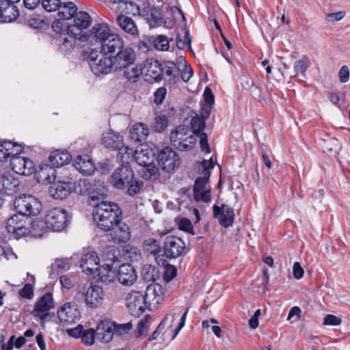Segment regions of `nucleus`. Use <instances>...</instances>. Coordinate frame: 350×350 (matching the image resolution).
Instances as JSON below:
<instances>
[{"instance_id":"f257e3e1","label":"nucleus","mask_w":350,"mask_h":350,"mask_svg":"<svg viewBox=\"0 0 350 350\" xmlns=\"http://www.w3.org/2000/svg\"><path fill=\"white\" fill-rule=\"evenodd\" d=\"M80 40L90 45H100V52L116 53L122 46V37L112 31L105 23H99L94 25L81 37Z\"/></svg>"},{"instance_id":"f03ea898","label":"nucleus","mask_w":350,"mask_h":350,"mask_svg":"<svg viewBox=\"0 0 350 350\" xmlns=\"http://www.w3.org/2000/svg\"><path fill=\"white\" fill-rule=\"evenodd\" d=\"M90 205L94 207L93 219L97 226L103 231L113 229L122 220V211L119 206L112 202L100 201V196L92 194Z\"/></svg>"},{"instance_id":"7ed1b4c3","label":"nucleus","mask_w":350,"mask_h":350,"mask_svg":"<svg viewBox=\"0 0 350 350\" xmlns=\"http://www.w3.org/2000/svg\"><path fill=\"white\" fill-rule=\"evenodd\" d=\"M113 56L115 71L122 72V76L129 82L135 83L142 75V69L137 64V53L130 47H124L122 38V46L116 51Z\"/></svg>"},{"instance_id":"20e7f679","label":"nucleus","mask_w":350,"mask_h":350,"mask_svg":"<svg viewBox=\"0 0 350 350\" xmlns=\"http://www.w3.org/2000/svg\"><path fill=\"white\" fill-rule=\"evenodd\" d=\"M213 163L210 160H204L199 167L202 176L196 178L193 185V198L196 202L208 203L211 201V187L208 180Z\"/></svg>"},{"instance_id":"39448f33","label":"nucleus","mask_w":350,"mask_h":350,"mask_svg":"<svg viewBox=\"0 0 350 350\" xmlns=\"http://www.w3.org/2000/svg\"><path fill=\"white\" fill-rule=\"evenodd\" d=\"M113 323L109 320L101 321L96 326V329H88L84 330L81 336V341L86 345H92L95 338L100 342H109L113 336L112 331Z\"/></svg>"},{"instance_id":"423d86ee","label":"nucleus","mask_w":350,"mask_h":350,"mask_svg":"<svg viewBox=\"0 0 350 350\" xmlns=\"http://www.w3.org/2000/svg\"><path fill=\"white\" fill-rule=\"evenodd\" d=\"M170 142L172 145L180 151L191 149L196 142L189 127L186 125H180L171 131Z\"/></svg>"},{"instance_id":"0eeeda50","label":"nucleus","mask_w":350,"mask_h":350,"mask_svg":"<svg viewBox=\"0 0 350 350\" xmlns=\"http://www.w3.org/2000/svg\"><path fill=\"white\" fill-rule=\"evenodd\" d=\"M75 299L78 301L83 300L91 308H96L102 304L103 291L98 285H91L88 288L85 285H79Z\"/></svg>"},{"instance_id":"6e6552de","label":"nucleus","mask_w":350,"mask_h":350,"mask_svg":"<svg viewBox=\"0 0 350 350\" xmlns=\"http://www.w3.org/2000/svg\"><path fill=\"white\" fill-rule=\"evenodd\" d=\"M101 142L106 148L118 151L117 154L118 159H120L122 156L130 157V155L133 152V148L124 146L123 137L112 130L103 133Z\"/></svg>"},{"instance_id":"1a4fd4ad","label":"nucleus","mask_w":350,"mask_h":350,"mask_svg":"<svg viewBox=\"0 0 350 350\" xmlns=\"http://www.w3.org/2000/svg\"><path fill=\"white\" fill-rule=\"evenodd\" d=\"M16 211L19 215L34 216L39 214L42 210V204L38 198L24 194L17 196L14 202Z\"/></svg>"},{"instance_id":"9d476101","label":"nucleus","mask_w":350,"mask_h":350,"mask_svg":"<svg viewBox=\"0 0 350 350\" xmlns=\"http://www.w3.org/2000/svg\"><path fill=\"white\" fill-rule=\"evenodd\" d=\"M129 158L122 156L119 159L123 164L117 168L110 177L111 184L117 189L125 188L134 179V172L129 164Z\"/></svg>"},{"instance_id":"9b49d317","label":"nucleus","mask_w":350,"mask_h":350,"mask_svg":"<svg viewBox=\"0 0 350 350\" xmlns=\"http://www.w3.org/2000/svg\"><path fill=\"white\" fill-rule=\"evenodd\" d=\"M107 262L99 267L98 275L100 280L106 284H110L115 281V272L113 269V265L115 262L118 261L120 251L113 247L107 248Z\"/></svg>"},{"instance_id":"f8f14e48","label":"nucleus","mask_w":350,"mask_h":350,"mask_svg":"<svg viewBox=\"0 0 350 350\" xmlns=\"http://www.w3.org/2000/svg\"><path fill=\"white\" fill-rule=\"evenodd\" d=\"M45 217L50 230L54 232H60L68 226V214L63 208H52L48 211Z\"/></svg>"},{"instance_id":"ddd939ff","label":"nucleus","mask_w":350,"mask_h":350,"mask_svg":"<svg viewBox=\"0 0 350 350\" xmlns=\"http://www.w3.org/2000/svg\"><path fill=\"white\" fill-rule=\"evenodd\" d=\"M91 23L92 18L88 12H77L72 18H70V21L66 23L65 28H68L70 33L83 36V30L88 28Z\"/></svg>"},{"instance_id":"4468645a","label":"nucleus","mask_w":350,"mask_h":350,"mask_svg":"<svg viewBox=\"0 0 350 350\" xmlns=\"http://www.w3.org/2000/svg\"><path fill=\"white\" fill-rule=\"evenodd\" d=\"M28 224L25 217L18 213L8 219L5 228L9 233L14 234L16 239H19L29 233Z\"/></svg>"},{"instance_id":"2eb2a0df","label":"nucleus","mask_w":350,"mask_h":350,"mask_svg":"<svg viewBox=\"0 0 350 350\" xmlns=\"http://www.w3.org/2000/svg\"><path fill=\"white\" fill-rule=\"evenodd\" d=\"M58 12L59 18L53 21L52 28L55 31H60L66 27V23L70 21L74 15L77 12L76 5L72 2L65 3L63 5H60Z\"/></svg>"},{"instance_id":"dca6fc26","label":"nucleus","mask_w":350,"mask_h":350,"mask_svg":"<svg viewBox=\"0 0 350 350\" xmlns=\"http://www.w3.org/2000/svg\"><path fill=\"white\" fill-rule=\"evenodd\" d=\"M164 289L163 286L158 283H152L149 284L144 295L146 304H148L150 310L157 308L164 299Z\"/></svg>"},{"instance_id":"f3484780","label":"nucleus","mask_w":350,"mask_h":350,"mask_svg":"<svg viewBox=\"0 0 350 350\" xmlns=\"http://www.w3.org/2000/svg\"><path fill=\"white\" fill-rule=\"evenodd\" d=\"M126 305L133 315H139L146 308L148 309V304L144 294L139 291H131L126 297Z\"/></svg>"},{"instance_id":"a211bd4d","label":"nucleus","mask_w":350,"mask_h":350,"mask_svg":"<svg viewBox=\"0 0 350 350\" xmlns=\"http://www.w3.org/2000/svg\"><path fill=\"white\" fill-rule=\"evenodd\" d=\"M157 161L159 167L167 172L173 170L180 164L176 152L169 147H165L159 152Z\"/></svg>"},{"instance_id":"6ab92c4d","label":"nucleus","mask_w":350,"mask_h":350,"mask_svg":"<svg viewBox=\"0 0 350 350\" xmlns=\"http://www.w3.org/2000/svg\"><path fill=\"white\" fill-rule=\"evenodd\" d=\"M164 254L168 258H175L181 256L185 250L184 241L175 236L167 237L164 241Z\"/></svg>"},{"instance_id":"aec40b11","label":"nucleus","mask_w":350,"mask_h":350,"mask_svg":"<svg viewBox=\"0 0 350 350\" xmlns=\"http://www.w3.org/2000/svg\"><path fill=\"white\" fill-rule=\"evenodd\" d=\"M213 212L214 217L221 226L228 228L232 226L235 217L233 208L225 204L221 206L215 204L213 206Z\"/></svg>"},{"instance_id":"412c9836","label":"nucleus","mask_w":350,"mask_h":350,"mask_svg":"<svg viewBox=\"0 0 350 350\" xmlns=\"http://www.w3.org/2000/svg\"><path fill=\"white\" fill-rule=\"evenodd\" d=\"M113 53H103L100 52V58L96 62L92 63V71L96 75L100 74H107L113 69L115 70V64L111 54Z\"/></svg>"},{"instance_id":"4be33fe9","label":"nucleus","mask_w":350,"mask_h":350,"mask_svg":"<svg viewBox=\"0 0 350 350\" xmlns=\"http://www.w3.org/2000/svg\"><path fill=\"white\" fill-rule=\"evenodd\" d=\"M57 317L63 324L75 323L80 318V312L75 304H64L57 311Z\"/></svg>"},{"instance_id":"5701e85b","label":"nucleus","mask_w":350,"mask_h":350,"mask_svg":"<svg viewBox=\"0 0 350 350\" xmlns=\"http://www.w3.org/2000/svg\"><path fill=\"white\" fill-rule=\"evenodd\" d=\"M132 155L136 163L144 167L152 164L155 159L154 152L147 144H142L138 146L135 151H133Z\"/></svg>"},{"instance_id":"b1692460","label":"nucleus","mask_w":350,"mask_h":350,"mask_svg":"<svg viewBox=\"0 0 350 350\" xmlns=\"http://www.w3.org/2000/svg\"><path fill=\"white\" fill-rule=\"evenodd\" d=\"M117 277L118 281L125 286L133 285L137 278L135 268L130 264H123L120 265Z\"/></svg>"},{"instance_id":"393cba45","label":"nucleus","mask_w":350,"mask_h":350,"mask_svg":"<svg viewBox=\"0 0 350 350\" xmlns=\"http://www.w3.org/2000/svg\"><path fill=\"white\" fill-rule=\"evenodd\" d=\"M109 231H110V237L114 243H124L131 238L129 228L127 224L122 222V220Z\"/></svg>"},{"instance_id":"a878e982","label":"nucleus","mask_w":350,"mask_h":350,"mask_svg":"<svg viewBox=\"0 0 350 350\" xmlns=\"http://www.w3.org/2000/svg\"><path fill=\"white\" fill-rule=\"evenodd\" d=\"M59 36L56 38V42L60 46L62 51H70L76 44V40H79L82 36L74 35L70 33L68 28H63L60 31Z\"/></svg>"},{"instance_id":"bb28decb","label":"nucleus","mask_w":350,"mask_h":350,"mask_svg":"<svg viewBox=\"0 0 350 350\" xmlns=\"http://www.w3.org/2000/svg\"><path fill=\"white\" fill-rule=\"evenodd\" d=\"M70 183L66 181H54L49 188V193L57 200H64L70 193Z\"/></svg>"},{"instance_id":"cd10ccee","label":"nucleus","mask_w":350,"mask_h":350,"mask_svg":"<svg viewBox=\"0 0 350 350\" xmlns=\"http://www.w3.org/2000/svg\"><path fill=\"white\" fill-rule=\"evenodd\" d=\"M99 259L94 252L85 254L81 258L80 267L83 271L91 275L96 271L98 268Z\"/></svg>"},{"instance_id":"c85d7f7f","label":"nucleus","mask_w":350,"mask_h":350,"mask_svg":"<svg viewBox=\"0 0 350 350\" xmlns=\"http://www.w3.org/2000/svg\"><path fill=\"white\" fill-rule=\"evenodd\" d=\"M19 190V180L10 174H0V193L12 196Z\"/></svg>"},{"instance_id":"c756f323","label":"nucleus","mask_w":350,"mask_h":350,"mask_svg":"<svg viewBox=\"0 0 350 350\" xmlns=\"http://www.w3.org/2000/svg\"><path fill=\"white\" fill-rule=\"evenodd\" d=\"M23 150L20 144H14L10 141L0 142V161H6L13 156L19 154Z\"/></svg>"},{"instance_id":"7c9ffc66","label":"nucleus","mask_w":350,"mask_h":350,"mask_svg":"<svg viewBox=\"0 0 350 350\" xmlns=\"http://www.w3.org/2000/svg\"><path fill=\"white\" fill-rule=\"evenodd\" d=\"M55 307L53 295L51 293H46L35 303L31 315H39L40 313L49 312Z\"/></svg>"},{"instance_id":"2f4dec72","label":"nucleus","mask_w":350,"mask_h":350,"mask_svg":"<svg viewBox=\"0 0 350 350\" xmlns=\"http://www.w3.org/2000/svg\"><path fill=\"white\" fill-rule=\"evenodd\" d=\"M19 16V12L16 5L0 0V22L10 23Z\"/></svg>"},{"instance_id":"473e14b6","label":"nucleus","mask_w":350,"mask_h":350,"mask_svg":"<svg viewBox=\"0 0 350 350\" xmlns=\"http://www.w3.org/2000/svg\"><path fill=\"white\" fill-rule=\"evenodd\" d=\"M120 29L131 36H138L139 30L135 21L126 15L120 14L116 18Z\"/></svg>"},{"instance_id":"72a5a7b5","label":"nucleus","mask_w":350,"mask_h":350,"mask_svg":"<svg viewBox=\"0 0 350 350\" xmlns=\"http://www.w3.org/2000/svg\"><path fill=\"white\" fill-rule=\"evenodd\" d=\"M148 14L144 17L150 27H156L165 23L161 8L159 7L146 8Z\"/></svg>"},{"instance_id":"f704fd0d","label":"nucleus","mask_w":350,"mask_h":350,"mask_svg":"<svg viewBox=\"0 0 350 350\" xmlns=\"http://www.w3.org/2000/svg\"><path fill=\"white\" fill-rule=\"evenodd\" d=\"M146 76H149L152 79L156 81H161L163 76L162 65L157 60L148 59L145 64Z\"/></svg>"},{"instance_id":"c9c22d12","label":"nucleus","mask_w":350,"mask_h":350,"mask_svg":"<svg viewBox=\"0 0 350 350\" xmlns=\"http://www.w3.org/2000/svg\"><path fill=\"white\" fill-rule=\"evenodd\" d=\"M74 166L85 175L92 174L96 169L92 159L88 155L78 156L74 162Z\"/></svg>"},{"instance_id":"e433bc0d","label":"nucleus","mask_w":350,"mask_h":350,"mask_svg":"<svg viewBox=\"0 0 350 350\" xmlns=\"http://www.w3.org/2000/svg\"><path fill=\"white\" fill-rule=\"evenodd\" d=\"M49 159L52 166L60 167L69 163L72 157L67 150H56L51 153Z\"/></svg>"},{"instance_id":"4c0bfd02","label":"nucleus","mask_w":350,"mask_h":350,"mask_svg":"<svg viewBox=\"0 0 350 350\" xmlns=\"http://www.w3.org/2000/svg\"><path fill=\"white\" fill-rule=\"evenodd\" d=\"M55 167L51 164H42L36 169L35 173L39 182L51 183L52 179L55 180Z\"/></svg>"},{"instance_id":"58836bf2","label":"nucleus","mask_w":350,"mask_h":350,"mask_svg":"<svg viewBox=\"0 0 350 350\" xmlns=\"http://www.w3.org/2000/svg\"><path fill=\"white\" fill-rule=\"evenodd\" d=\"M150 133L148 126L142 122L135 124L130 129V135L135 142H142L148 137Z\"/></svg>"},{"instance_id":"ea45409f","label":"nucleus","mask_w":350,"mask_h":350,"mask_svg":"<svg viewBox=\"0 0 350 350\" xmlns=\"http://www.w3.org/2000/svg\"><path fill=\"white\" fill-rule=\"evenodd\" d=\"M93 185L90 183V181L88 179H80L74 183L73 185V191L79 195H87L89 194V198L90 199V196L94 195H97L94 191H92ZM90 203V200L89 201Z\"/></svg>"},{"instance_id":"a19ab883","label":"nucleus","mask_w":350,"mask_h":350,"mask_svg":"<svg viewBox=\"0 0 350 350\" xmlns=\"http://www.w3.org/2000/svg\"><path fill=\"white\" fill-rule=\"evenodd\" d=\"M29 227V233H31L33 236L41 237L43 234L46 232L50 228L46 224V219H36L31 223L28 222Z\"/></svg>"},{"instance_id":"79ce46f5","label":"nucleus","mask_w":350,"mask_h":350,"mask_svg":"<svg viewBox=\"0 0 350 350\" xmlns=\"http://www.w3.org/2000/svg\"><path fill=\"white\" fill-rule=\"evenodd\" d=\"M205 126V120L202 117H193L191 120V128L193 130L191 133L196 137L202 133H205L204 132Z\"/></svg>"},{"instance_id":"37998d69","label":"nucleus","mask_w":350,"mask_h":350,"mask_svg":"<svg viewBox=\"0 0 350 350\" xmlns=\"http://www.w3.org/2000/svg\"><path fill=\"white\" fill-rule=\"evenodd\" d=\"M125 4V10L126 14H131L133 16L139 15L142 16H145L148 14V12H146V8L140 9L139 5H137L135 2L133 1H125L124 2Z\"/></svg>"},{"instance_id":"c03bdc74","label":"nucleus","mask_w":350,"mask_h":350,"mask_svg":"<svg viewBox=\"0 0 350 350\" xmlns=\"http://www.w3.org/2000/svg\"><path fill=\"white\" fill-rule=\"evenodd\" d=\"M162 68L163 70V75L165 74L170 77V79H175L178 77L180 74L179 69L173 62H166L165 65L162 66Z\"/></svg>"},{"instance_id":"a18cd8bd","label":"nucleus","mask_w":350,"mask_h":350,"mask_svg":"<svg viewBox=\"0 0 350 350\" xmlns=\"http://www.w3.org/2000/svg\"><path fill=\"white\" fill-rule=\"evenodd\" d=\"M179 314H180L178 312H174L172 314H170V316L172 318V319H171L172 324L174 323V320L177 319V318L179 317ZM168 318H169V315H167L162 320V321L157 326V329L154 330V332L150 336L149 340H156L158 336L160 334L161 331L164 329L165 325V323H166L167 320L168 319Z\"/></svg>"},{"instance_id":"49530a36","label":"nucleus","mask_w":350,"mask_h":350,"mask_svg":"<svg viewBox=\"0 0 350 350\" xmlns=\"http://www.w3.org/2000/svg\"><path fill=\"white\" fill-rule=\"evenodd\" d=\"M15 155L13 156L11 159L10 165L13 171H14L16 174H21L22 172V170L23 169V164L26 159V157H21Z\"/></svg>"},{"instance_id":"de8ad7c7","label":"nucleus","mask_w":350,"mask_h":350,"mask_svg":"<svg viewBox=\"0 0 350 350\" xmlns=\"http://www.w3.org/2000/svg\"><path fill=\"white\" fill-rule=\"evenodd\" d=\"M149 316H146L140 320L137 327V336L139 337H145L149 329Z\"/></svg>"},{"instance_id":"09e8293b","label":"nucleus","mask_w":350,"mask_h":350,"mask_svg":"<svg viewBox=\"0 0 350 350\" xmlns=\"http://www.w3.org/2000/svg\"><path fill=\"white\" fill-rule=\"evenodd\" d=\"M309 66V60L307 58H304L295 62L294 70L297 75L300 73L301 76L305 77V72Z\"/></svg>"},{"instance_id":"8fccbe9b","label":"nucleus","mask_w":350,"mask_h":350,"mask_svg":"<svg viewBox=\"0 0 350 350\" xmlns=\"http://www.w3.org/2000/svg\"><path fill=\"white\" fill-rule=\"evenodd\" d=\"M154 47L160 51H167L169 49V41L166 36L160 35L154 40Z\"/></svg>"},{"instance_id":"3c124183","label":"nucleus","mask_w":350,"mask_h":350,"mask_svg":"<svg viewBox=\"0 0 350 350\" xmlns=\"http://www.w3.org/2000/svg\"><path fill=\"white\" fill-rule=\"evenodd\" d=\"M168 120L165 116L155 118L152 129L157 132H161L167 126Z\"/></svg>"},{"instance_id":"603ef678","label":"nucleus","mask_w":350,"mask_h":350,"mask_svg":"<svg viewBox=\"0 0 350 350\" xmlns=\"http://www.w3.org/2000/svg\"><path fill=\"white\" fill-rule=\"evenodd\" d=\"M157 276V273L156 272L154 267L148 265L144 267L142 270V277L144 280L147 282L154 281Z\"/></svg>"},{"instance_id":"864d4df0","label":"nucleus","mask_w":350,"mask_h":350,"mask_svg":"<svg viewBox=\"0 0 350 350\" xmlns=\"http://www.w3.org/2000/svg\"><path fill=\"white\" fill-rule=\"evenodd\" d=\"M52 269L55 271L63 272L70 269V263L68 259H57L52 264Z\"/></svg>"},{"instance_id":"5fc2aeb1","label":"nucleus","mask_w":350,"mask_h":350,"mask_svg":"<svg viewBox=\"0 0 350 350\" xmlns=\"http://www.w3.org/2000/svg\"><path fill=\"white\" fill-rule=\"evenodd\" d=\"M112 331L114 334L118 335H124L127 334L132 329V324L131 323H127L124 324L116 325L113 322Z\"/></svg>"},{"instance_id":"6e6d98bb","label":"nucleus","mask_w":350,"mask_h":350,"mask_svg":"<svg viewBox=\"0 0 350 350\" xmlns=\"http://www.w3.org/2000/svg\"><path fill=\"white\" fill-rule=\"evenodd\" d=\"M60 0H42V6L47 12L55 11L61 5Z\"/></svg>"},{"instance_id":"4d7b16f0","label":"nucleus","mask_w":350,"mask_h":350,"mask_svg":"<svg viewBox=\"0 0 350 350\" xmlns=\"http://www.w3.org/2000/svg\"><path fill=\"white\" fill-rule=\"evenodd\" d=\"M191 42V39L188 31L185 33L183 39L180 35L176 36V46L179 49H184L187 46H190Z\"/></svg>"},{"instance_id":"13d9d810","label":"nucleus","mask_w":350,"mask_h":350,"mask_svg":"<svg viewBox=\"0 0 350 350\" xmlns=\"http://www.w3.org/2000/svg\"><path fill=\"white\" fill-rule=\"evenodd\" d=\"M143 183L139 180H132V182L127 186L129 187L127 192L129 196H133L137 194L141 189Z\"/></svg>"},{"instance_id":"bf43d9fd","label":"nucleus","mask_w":350,"mask_h":350,"mask_svg":"<svg viewBox=\"0 0 350 350\" xmlns=\"http://www.w3.org/2000/svg\"><path fill=\"white\" fill-rule=\"evenodd\" d=\"M36 169L34 168L33 163L31 160L26 158L23 164V169L22 170L21 175L28 176L35 172Z\"/></svg>"},{"instance_id":"052dcab7","label":"nucleus","mask_w":350,"mask_h":350,"mask_svg":"<svg viewBox=\"0 0 350 350\" xmlns=\"http://www.w3.org/2000/svg\"><path fill=\"white\" fill-rule=\"evenodd\" d=\"M19 295L26 299H31L33 295V288L31 284H26L19 291Z\"/></svg>"},{"instance_id":"680f3d73","label":"nucleus","mask_w":350,"mask_h":350,"mask_svg":"<svg viewBox=\"0 0 350 350\" xmlns=\"http://www.w3.org/2000/svg\"><path fill=\"white\" fill-rule=\"evenodd\" d=\"M166 93L167 90L165 88L161 87L158 88L154 94V103L157 105H161L166 96Z\"/></svg>"},{"instance_id":"e2e57ef3","label":"nucleus","mask_w":350,"mask_h":350,"mask_svg":"<svg viewBox=\"0 0 350 350\" xmlns=\"http://www.w3.org/2000/svg\"><path fill=\"white\" fill-rule=\"evenodd\" d=\"M342 322L340 317L333 314H327L324 317V325L336 326L339 325Z\"/></svg>"},{"instance_id":"0e129e2a","label":"nucleus","mask_w":350,"mask_h":350,"mask_svg":"<svg viewBox=\"0 0 350 350\" xmlns=\"http://www.w3.org/2000/svg\"><path fill=\"white\" fill-rule=\"evenodd\" d=\"M146 244L150 247L148 250H150L152 254H154L155 256L159 255L161 252V248L157 241L155 239H149L146 241Z\"/></svg>"},{"instance_id":"69168bd1","label":"nucleus","mask_w":350,"mask_h":350,"mask_svg":"<svg viewBox=\"0 0 350 350\" xmlns=\"http://www.w3.org/2000/svg\"><path fill=\"white\" fill-rule=\"evenodd\" d=\"M200 138V144L201 147L202 151L209 153L211 152L210 147L208 142V137L206 133H202L200 135H198Z\"/></svg>"},{"instance_id":"338daca9","label":"nucleus","mask_w":350,"mask_h":350,"mask_svg":"<svg viewBox=\"0 0 350 350\" xmlns=\"http://www.w3.org/2000/svg\"><path fill=\"white\" fill-rule=\"evenodd\" d=\"M338 77L340 81L342 83H346L349 79V69L347 66H342L339 72Z\"/></svg>"},{"instance_id":"774afa93","label":"nucleus","mask_w":350,"mask_h":350,"mask_svg":"<svg viewBox=\"0 0 350 350\" xmlns=\"http://www.w3.org/2000/svg\"><path fill=\"white\" fill-rule=\"evenodd\" d=\"M177 273V270L175 267L172 265L167 266L164 274V278L167 282L172 280Z\"/></svg>"}]
</instances>
